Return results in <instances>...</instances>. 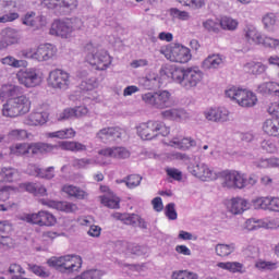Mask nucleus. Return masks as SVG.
<instances>
[{"instance_id":"obj_62","label":"nucleus","mask_w":279,"mask_h":279,"mask_svg":"<svg viewBox=\"0 0 279 279\" xmlns=\"http://www.w3.org/2000/svg\"><path fill=\"white\" fill-rule=\"evenodd\" d=\"M243 254L247 258H256V256H258V247L254 245H247L243 248Z\"/></svg>"},{"instance_id":"obj_43","label":"nucleus","mask_w":279,"mask_h":279,"mask_svg":"<svg viewBox=\"0 0 279 279\" xmlns=\"http://www.w3.org/2000/svg\"><path fill=\"white\" fill-rule=\"evenodd\" d=\"M219 25L222 27V29L234 32V29L239 27V22L232 17L223 16L221 17Z\"/></svg>"},{"instance_id":"obj_2","label":"nucleus","mask_w":279,"mask_h":279,"mask_svg":"<svg viewBox=\"0 0 279 279\" xmlns=\"http://www.w3.org/2000/svg\"><path fill=\"white\" fill-rule=\"evenodd\" d=\"M49 267H54L61 274H73L82 267V257L65 255L61 257H51L47 260Z\"/></svg>"},{"instance_id":"obj_25","label":"nucleus","mask_w":279,"mask_h":279,"mask_svg":"<svg viewBox=\"0 0 279 279\" xmlns=\"http://www.w3.org/2000/svg\"><path fill=\"white\" fill-rule=\"evenodd\" d=\"M217 267L231 274H245V266L239 262H220Z\"/></svg>"},{"instance_id":"obj_63","label":"nucleus","mask_w":279,"mask_h":279,"mask_svg":"<svg viewBox=\"0 0 279 279\" xmlns=\"http://www.w3.org/2000/svg\"><path fill=\"white\" fill-rule=\"evenodd\" d=\"M97 86V81L95 78H89L81 82V90H93Z\"/></svg>"},{"instance_id":"obj_57","label":"nucleus","mask_w":279,"mask_h":279,"mask_svg":"<svg viewBox=\"0 0 279 279\" xmlns=\"http://www.w3.org/2000/svg\"><path fill=\"white\" fill-rule=\"evenodd\" d=\"M165 215L170 219V221H175L178 219V211L175 210V203H169L166 206Z\"/></svg>"},{"instance_id":"obj_14","label":"nucleus","mask_w":279,"mask_h":279,"mask_svg":"<svg viewBox=\"0 0 279 279\" xmlns=\"http://www.w3.org/2000/svg\"><path fill=\"white\" fill-rule=\"evenodd\" d=\"M121 136H123V130L118 126H107L96 133V138L101 143H114L121 141Z\"/></svg>"},{"instance_id":"obj_32","label":"nucleus","mask_w":279,"mask_h":279,"mask_svg":"<svg viewBox=\"0 0 279 279\" xmlns=\"http://www.w3.org/2000/svg\"><path fill=\"white\" fill-rule=\"evenodd\" d=\"M234 250H236V246L234 243L230 244H216L215 245V252L216 255L220 256V258H226V256H230V254H233Z\"/></svg>"},{"instance_id":"obj_31","label":"nucleus","mask_w":279,"mask_h":279,"mask_svg":"<svg viewBox=\"0 0 279 279\" xmlns=\"http://www.w3.org/2000/svg\"><path fill=\"white\" fill-rule=\"evenodd\" d=\"M28 147L29 154H33V156L38 154H49V151H53V149H56V146L45 143L28 144Z\"/></svg>"},{"instance_id":"obj_48","label":"nucleus","mask_w":279,"mask_h":279,"mask_svg":"<svg viewBox=\"0 0 279 279\" xmlns=\"http://www.w3.org/2000/svg\"><path fill=\"white\" fill-rule=\"evenodd\" d=\"M4 93H7L8 97H11L10 99H14V97H20L23 95V87L17 85H9L3 87Z\"/></svg>"},{"instance_id":"obj_47","label":"nucleus","mask_w":279,"mask_h":279,"mask_svg":"<svg viewBox=\"0 0 279 279\" xmlns=\"http://www.w3.org/2000/svg\"><path fill=\"white\" fill-rule=\"evenodd\" d=\"M143 178L138 174H130L126 179L122 180L125 183L128 189H136V186H141V181Z\"/></svg>"},{"instance_id":"obj_22","label":"nucleus","mask_w":279,"mask_h":279,"mask_svg":"<svg viewBox=\"0 0 279 279\" xmlns=\"http://www.w3.org/2000/svg\"><path fill=\"white\" fill-rule=\"evenodd\" d=\"M256 101H258L256 94L247 89H242L236 104H239V106L242 108H253V106H256Z\"/></svg>"},{"instance_id":"obj_55","label":"nucleus","mask_w":279,"mask_h":279,"mask_svg":"<svg viewBox=\"0 0 279 279\" xmlns=\"http://www.w3.org/2000/svg\"><path fill=\"white\" fill-rule=\"evenodd\" d=\"M243 93V89L239 87H230L225 92L226 97H229V99H232V101H239L240 94Z\"/></svg>"},{"instance_id":"obj_37","label":"nucleus","mask_w":279,"mask_h":279,"mask_svg":"<svg viewBox=\"0 0 279 279\" xmlns=\"http://www.w3.org/2000/svg\"><path fill=\"white\" fill-rule=\"evenodd\" d=\"M244 69L252 75H260V73H265L267 66L260 62L251 61L244 65Z\"/></svg>"},{"instance_id":"obj_17","label":"nucleus","mask_w":279,"mask_h":279,"mask_svg":"<svg viewBox=\"0 0 279 279\" xmlns=\"http://www.w3.org/2000/svg\"><path fill=\"white\" fill-rule=\"evenodd\" d=\"M255 208H262V210H271L279 213V198L278 197H260L254 203Z\"/></svg>"},{"instance_id":"obj_42","label":"nucleus","mask_w":279,"mask_h":279,"mask_svg":"<svg viewBox=\"0 0 279 279\" xmlns=\"http://www.w3.org/2000/svg\"><path fill=\"white\" fill-rule=\"evenodd\" d=\"M27 269L32 274H35V276H38L39 278H49L51 274L47 270V268L43 266H38L36 264H27Z\"/></svg>"},{"instance_id":"obj_45","label":"nucleus","mask_w":279,"mask_h":279,"mask_svg":"<svg viewBox=\"0 0 279 279\" xmlns=\"http://www.w3.org/2000/svg\"><path fill=\"white\" fill-rule=\"evenodd\" d=\"M198 179L203 182H210L213 180H217V172H215V170L210 169V167L205 163V167L203 168V174H201Z\"/></svg>"},{"instance_id":"obj_50","label":"nucleus","mask_w":279,"mask_h":279,"mask_svg":"<svg viewBox=\"0 0 279 279\" xmlns=\"http://www.w3.org/2000/svg\"><path fill=\"white\" fill-rule=\"evenodd\" d=\"M257 167L259 169H269L274 167H279V159L278 158L260 159L257 162Z\"/></svg>"},{"instance_id":"obj_9","label":"nucleus","mask_w":279,"mask_h":279,"mask_svg":"<svg viewBox=\"0 0 279 279\" xmlns=\"http://www.w3.org/2000/svg\"><path fill=\"white\" fill-rule=\"evenodd\" d=\"M165 58L170 60V62H179L180 64H186L191 60V50L184 46L177 45L172 48H167L161 50Z\"/></svg>"},{"instance_id":"obj_39","label":"nucleus","mask_w":279,"mask_h":279,"mask_svg":"<svg viewBox=\"0 0 279 279\" xmlns=\"http://www.w3.org/2000/svg\"><path fill=\"white\" fill-rule=\"evenodd\" d=\"M48 137L49 138H75V130L73 129H63L60 131H56V132H50L48 133Z\"/></svg>"},{"instance_id":"obj_1","label":"nucleus","mask_w":279,"mask_h":279,"mask_svg":"<svg viewBox=\"0 0 279 279\" xmlns=\"http://www.w3.org/2000/svg\"><path fill=\"white\" fill-rule=\"evenodd\" d=\"M32 108V101L25 95L20 97L9 98L3 105V117H10L11 119L27 114Z\"/></svg>"},{"instance_id":"obj_60","label":"nucleus","mask_w":279,"mask_h":279,"mask_svg":"<svg viewBox=\"0 0 279 279\" xmlns=\"http://www.w3.org/2000/svg\"><path fill=\"white\" fill-rule=\"evenodd\" d=\"M35 16V12L26 13L22 20L23 25H26L27 27H36Z\"/></svg>"},{"instance_id":"obj_4","label":"nucleus","mask_w":279,"mask_h":279,"mask_svg":"<svg viewBox=\"0 0 279 279\" xmlns=\"http://www.w3.org/2000/svg\"><path fill=\"white\" fill-rule=\"evenodd\" d=\"M86 60L92 66H96L98 71H106L112 64V59L108 51L106 50H98L93 46V44H87L85 47Z\"/></svg>"},{"instance_id":"obj_58","label":"nucleus","mask_w":279,"mask_h":279,"mask_svg":"<svg viewBox=\"0 0 279 279\" xmlns=\"http://www.w3.org/2000/svg\"><path fill=\"white\" fill-rule=\"evenodd\" d=\"M255 267L257 269H265L268 271H274V269H278V264H276L274 262L259 260L255 264Z\"/></svg>"},{"instance_id":"obj_15","label":"nucleus","mask_w":279,"mask_h":279,"mask_svg":"<svg viewBox=\"0 0 279 279\" xmlns=\"http://www.w3.org/2000/svg\"><path fill=\"white\" fill-rule=\"evenodd\" d=\"M229 117L230 111L223 107L205 111L207 121H213L214 123H226V121H229Z\"/></svg>"},{"instance_id":"obj_61","label":"nucleus","mask_w":279,"mask_h":279,"mask_svg":"<svg viewBox=\"0 0 279 279\" xmlns=\"http://www.w3.org/2000/svg\"><path fill=\"white\" fill-rule=\"evenodd\" d=\"M219 22L215 20H207L203 22V27L207 29V32H219Z\"/></svg>"},{"instance_id":"obj_23","label":"nucleus","mask_w":279,"mask_h":279,"mask_svg":"<svg viewBox=\"0 0 279 279\" xmlns=\"http://www.w3.org/2000/svg\"><path fill=\"white\" fill-rule=\"evenodd\" d=\"M48 206L61 213H75L77 210V205L66 201H49Z\"/></svg>"},{"instance_id":"obj_29","label":"nucleus","mask_w":279,"mask_h":279,"mask_svg":"<svg viewBox=\"0 0 279 279\" xmlns=\"http://www.w3.org/2000/svg\"><path fill=\"white\" fill-rule=\"evenodd\" d=\"M62 191L70 197H75V199H86V197H88V193L86 191L74 185H64Z\"/></svg>"},{"instance_id":"obj_49","label":"nucleus","mask_w":279,"mask_h":279,"mask_svg":"<svg viewBox=\"0 0 279 279\" xmlns=\"http://www.w3.org/2000/svg\"><path fill=\"white\" fill-rule=\"evenodd\" d=\"M183 111L180 109H169L161 112L163 119H169L170 121H177V119H182Z\"/></svg>"},{"instance_id":"obj_16","label":"nucleus","mask_w":279,"mask_h":279,"mask_svg":"<svg viewBox=\"0 0 279 279\" xmlns=\"http://www.w3.org/2000/svg\"><path fill=\"white\" fill-rule=\"evenodd\" d=\"M56 53H58V50L56 46L51 44L40 45L37 50H35L37 62H47V60H51Z\"/></svg>"},{"instance_id":"obj_13","label":"nucleus","mask_w":279,"mask_h":279,"mask_svg":"<svg viewBox=\"0 0 279 279\" xmlns=\"http://www.w3.org/2000/svg\"><path fill=\"white\" fill-rule=\"evenodd\" d=\"M270 119H267L263 124V130L268 136H279V110L271 106L268 108Z\"/></svg>"},{"instance_id":"obj_33","label":"nucleus","mask_w":279,"mask_h":279,"mask_svg":"<svg viewBox=\"0 0 279 279\" xmlns=\"http://www.w3.org/2000/svg\"><path fill=\"white\" fill-rule=\"evenodd\" d=\"M245 38L251 45H260L263 43V35L254 27H250L245 31Z\"/></svg>"},{"instance_id":"obj_52","label":"nucleus","mask_w":279,"mask_h":279,"mask_svg":"<svg viewBox=\"0 0 279 279\" xmlns=\"http://www.w3.org/2000/svg\"><path fill=\"white\" fill-rule=\"evenodd\" d=\"M260 45H263L264 47H268V49H279V39L264 36Z\"/></svg>"},{"instance_id":"obj_21","label":"nucleus","mask_w":279,"mask_h":279,"mask_svg":"<svg viewBox=\"0 0 279 279\" xmlns=\"http://www.w3.org/2000/svg\"><path fill=\"white\" fill-rule=\"evenodd\" d=\"M98 154L109 158H130V150L125 147L105 148L99 150Z\"/></svg>"},{"instance_id":"obj_51","label":"nucleus","mask_w":279,"mask_h":279,"mask_svg":"<svg viewBox=\"0 0 279 279\" xmlns=\"http://www.w3.org/2000/svg\"><path fill=\"white\" fill-rule=\"evenodd\" d=\"M96 161L95 159H88V158H81V159H75L73 161V167L76 169H88L90 165H95Z\"/></svg>"},{"instance_id":"obj_10","label":"nucleus","mask_w":279,"mask_h":279,"mask_svg":"<svg viewBox=\"0 0 279 279\" xmlns=\"http://www.w3.org/2000/svg\"><path fill=\"white\" fill-rule=\"evenodd\" d=\"M20 84L26 88H36L43 82V76H40V70L36 68H28L24 71H20L16 74Z\"/></svg>"},{"instance_id":"obj_3","label":"nucleus","mask_w":279,"mask_h":279,"mask_svg":"<svg viewBox=\"0 0 279 279\" xmlns=\"http://www.w3.org/2000/svg\"><path fill=\"white\" fill-rule=\"evenodd\" d=\"M171 130L161 121L150 120L140 124L137 134L144 141H151L156 136H169Z\"/></svg>"},{"instance_id":"obj_20","label":"nucleus","mask_w":279,"mask_h":279,"mask_svg":"<svg viewBox=\"0 0 279 279\" xmlns=\"http://www.w3.org/2000/svg\"><path fill=\"white\" fill-rule=\"evenodd\" d=\"M168 145L170 147H174V149H181L182 151H186V149H191V147H195L197 143L195 140L191 137H173Z\"/></svg>"},{"instance_id":"obj_46","label":"nucleus","mask_w":279,"mask_h":279,"mask_svg":"<svg viewBox=\"0 0 279 279\" xmlns=\"http://www.w3.org/2000/svg\"><path fill=\"white\" fill-rule=\"evenodd\" d=\"M263 23H264L265 29H267L268 32H274L276 25H278V20L276 19V15L270 13L263 17Z\"/></svg>"},{"instance_id":"obj_11","label":"nucleus","mask_w":279,"mask_h":279,"mask_svg":"<svg viewBox=\"0 0 279 279\" xmlns=\"http://www.w3.org/2000/svg\"><path fill=\"white\" fill-rule=\"evenodd\" d=\"M48 85L58 90H68L71 86V75L60 69L53 70L49 73Z\"/></svg>"},{"instance_id":"obj_41","label":"nucleus","mask_w":279,"mask_h":279,"mask_svg":"<svg viewBox=\"0 0 279 279\" xmlns=\"http://www.w3.org/2000/svg\"><path fill=\"white\" fill-rule=\"evenodd\" d=\"M10 154L13 156H27L29 154V144L21 143L10 146Z\"/></svg>"},{"instance_id":"obj_6","label":"nucleus","mask_w":279,"mask_h":279,"mask_svg":"<svg viewBox=\"0 0 279 279\" xmlns=\"http://www.w3.org/2000/svg\"><path fill=\"white\" fill-rule=\"evenodd\" d=\"M142 101L150 108L165 110L171 106V93L169 90L148 92L142 95Z\"/></svg>"},{"instance_id":"obj_40","label":"nucleus","mask_w":279,"mask_h":279,"mask_svg":"<svg viewBox=\"0 0 279 279\" xmlns=\"http://www.w3.org/2000/svg\"><path fill=\"white\" fill-rule=\"evenodd\" d=\"M60 147L65 151H86V145L80 142H62Z\"/></svg>"},{"instance_id":"obj_53","label":"nucleus","mask_w":279,"mask_h":279,"mask_svg":"<svg viewBox=\"0 0 279 279\" xmlns=\"http://www.w3.org/2000/svg\"><path fill=\"white\" fill-rule=\"evenodd\" d=\"M172 279H197V274L187 270H179L172 274Z\"/></svg>"},{"instance_id":"obj_44","label":"nucleus","mask_w":279,"mask_h":279,"mask_svg":"<svg viewBox=\"0 0 279 279\" xmlns=\"http://www.w3.org/2000/svg\"><path fill=\"white\" fill-rule=\"evenodd\" d=\"M204 167H206V163L195 161L194 163H190L187 166V171L195 178H201V175H203Z\"/></svg>"},{"instance_id":"obj_54","label":"nucleus","mask_w":279,"mask_h":279,"mask_svg":"<svg viewBox=\"0 0 279 279\" xmlns=\"http://www.w3.org/2000/svg\"><path fill=\"white\" fill-rule=\"evenodd\" d=\"M170 15L172 19H179L180 21H189L191 15L186 11H180V9L172 8L170 9Z\"/></svg>"},{"instance_id":"obj_8","label":"nucleus","mask_w":279,"mask_h":279,"mask_svg":"<svg viewBox=\"0 0 279 279\" xmlns=\"http://www.w3.org/2000/svg\"><path fill=\"white\" fill-rule=\"evenodd\" d=\"M219 178L222 189H245V174L236 170H223Z\"/></svg>"},{"instance_id":"obj_24","label":"nucleus","mask_w":279,"mask_h":279,"mask_svg":"<svg viewBox=\"0 0 279 279\" xmlns=\"http://www.w3.org/2000/svg\"><path fill=\"white\" fill-rule=\"evenodd\" d=\"M247 208V201L241 197L232 198L229 203V210L232 215H241L242 213H245Z\"/></svg>"},{"instance_id":"obj_30","label":"nucleus","mask_w":279,"mask_h":279,"mask_svg":"<svg viewBox=\"0 0 279 279\" xmlns=\"http://www.w3.org/2000/svg\"><path fill=\"white\" fill-rule=\"evenodd\" d=\"M223 65L221 54H210L203 61V69H219Z\"/></svg>"},{"instance_id":"obj_38","label":"nucleus","mask_w":279,"mask_h":279,"mask_svg":"<svg viewBox=\"0 0 279 279\" xmlns=\"http://www.w3.org/2000/svg\"><path fill=\"white\" fill-rule=\"evenodd\" d=\"M118 245H124L126 247V252H129V254H134L135 256H143L144 252V247L136 244V243H130L128 241H118Z\"/></svg>"},{"instance_id":"obj_7","label":"nucleus","mask_w":279,"mask_h":279,"mask_svg":"<svg viewBox=\"0 0 279 279\" xmlns=\"http://www.w3.org/2000/svg\"><path fill=\"white\" fill-rule=\"evenodd\" d=\"M82 27H84V23L81 19H74L72 21L57 20L51 25L50 34L60 38H69L74 29H82Z\"/></svg>"},{"instance_id":"obj_26","label":"nucleus","mask_w":279,"mask_h":279,"mask_svg":"<svg viewBox=\"0 0 279 279\" xmlns=\"http://www.w3.org/2000/svg\"><path fill=\"white\" fill-rule=\"evenodd\" d=\"M257 93L260 95H274L279 97V83L267 82L257 86Z\"/></svg>"},{"instance_id":"obj_59","label":"nucleus","mask_w":279,"mask_h":279,"mask_svg":"<svg viewBox=\"0 0 279 279\" xmlns=\"http://www.w3.org/2000/svg\"><path fill=\"white\" fill-rule=\"evenodd\" d=\"M166 173L169 178L175 180L177 182L182 181V171L177 168H168L166 169Z\"/></svg>"},{"instance_id":"obj_36","label":"nucleus","mask_w":279,"mask_h":279,"mask_svg":"<svg viewBox=\"0 0 279 279\" xmlns=\"http://www.w3.org/2000/svg\"><path fill=\"white\" fill-rule=\"evenodd\" d=\"M33 169L35 170V173H37V178H43L44 180H53V178H56V168L53 166L46 169L33 167Z\"/></svg>"},{"instance_id":"obj_5","label":"nucleus","mask_w":279,"mask_h":279,"mask_svg":"<svg viewBox=\"0 0 279 279\" xmlns=\"http://www.w3.org/2000/svg\"><path fill=\"white\" fill-rule=\"evenodd\" d=\"M203 78L204 74L201 72L199 68H181L177 84H180L185 90H192V88H196Z\"/></svg>"},{"instance_id":"obj_18","label":"nucleus","mask_w":279,"mask_h":279,"mask_svg":"<svg viewBox=\"0 0 279 279\" xmlns=\"http://www.w3.org/2000/svg\"><path fill=\"white\" fill-rule=\"evenodd\" d=\"M140 84L146 90H154V88H160V76L155 72H148L144 77L140 78Z\"/></svg>"},{"instance_id":"obj_56","label":"nucleus","mask_w":279,"mask_h":279,"mask_svg":"<svg viewBox=\"0 0 279 279\" xmlns=\"http://www.w3.org/2000/svg\"><path fill=\"white\" fill-rule=\"evenodd\" d=\"M101 278V270L90 269L84 271L81 276L76 277V279H100Z\"/></svg>"},{"instance_id":"obj_64","label":"nucleus","mask_w":279,"mask_h":279,"mask_svg":"<svg viewBox=\"0 0 279 279\" xmlns=\"http://www.w3.org/2000/svg\"><path fill=\"white\" fill-rule=\"evenodd\" d=\"M102 204L107 206V208H119V198H111L108 196L102 197L101 199Z\"/></svg>"},{"instance_id":"obj_27","label":"nucleus","mask_w":279,"mask_h":279,"mask_svg":"<svg viewBox=\"0 0 279 279\" xmlns=\"http://www.w3.org/2000/svg\"><path fill=\"white\" fill-rule=\"evenodd\" d=\"M1 36L3 40L7 43L8 47H10V45H16V43H19V40L21 39L19 31L10 27L2 29Z\"/></svg>"},{"instance_id":"obj_28","label":"nucleus","mask_w":279,"mask_h":279,"mask_svg":"<svg viewBox=\"0 0 279 279\" xmlns=\"http://www.w3.org/2000/svg\"><path fill=\"white\" fill-rule=\"evenodd\" d=\"M19 170L12 167H3L0 170V184L3 182H14L19 178Z\"/></svg>"},{"instance_id":"obj_34","label":"nucleus","mask_w":279,"mask_h":279,"mask_svg":"<svg viewBox=\"0 0 279 279\" xmlns=\"http://www.w3.org/2000/svg\"><path fill=\"white\" fill-rule=\"evenodd\" d=\"M49 119L47 112H33L28 116V125H43Z\"/></svg>"},{"instance_id":"obj_19","label":"nucleus","mask_w":279,"mask_h":279,"mask_svg":"<svg viewBox=\"0 0 279 279\" xmlns=\"http://www.w3.org/2000/svg\"><path fill=\"white\" fill-rule=\"evenodd\" d=\"M180 71L181 68L171 64H163L159 70V75L161 80H172V82H175L177 84Z\"/></svg>"},{"instance_id":"obj_12","label":"nucleus","mask_w":279,"mask_h":279,"mask_svg":"<svg viewBox=\"0 0 279 279\" xmlns=\"http://www.w3.org/2000/svg\"><path fill=\"white\" fill-rule=\"evenodd\" d=\"M22 219L23 221L33 223L34 226H56V216L45 210H40L37 214H26Z\"/></svg>"},{"instance_id":"obj_35","label":"nucleus","mask_w":279,"mask_h":279,"mask_svg":"<svg viewBox=\"0 0 279 279\" xmlns=\"http://www.w3.org/2000/svg\"><path fill=\"white\" fill-rule=\"evenodd\" d=\"M0 62L7 66H12L13 69H21L27 66V61L19 60L12 56H7L2 58Z\"/></svg>"}]
</instances>
